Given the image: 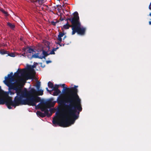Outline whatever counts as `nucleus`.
<instances>
[{
	"instance_id": "obj_4",
	"label": "nucleus",
	"mask_w": 151,
	"mask_h": 151,
	"mask_svg": "<svg viewBox=\"0 0 151 151\" xmlns=\"http://www.w3.org/2000/svg\"><path fill=\"white\" fill-rule=\"evenodd\" d=\"M13 73L11 72L10 74H8V77H5L6 80L4 81L5 84L9 87V92H10L11 95H13L15 93L14 92L11 90L13 89H11L12 87H15L17 88L21 86V84L19 82V80H16L15 82L13 83L11 82V81H14V78L13 77Z\"/></svg>"
},
{
	"instance_id": "obj_39",
	"label": "nucleus",
	"mask_w": 151,
	"mask_h": 151,
	"mask_svg": "<svg viewBox=\"0 0 151 151\" xmlns=\"http://www.w3.org/2000/svg\"><path fill=\"white\" fill-rule=\"evenodd\" d=\"M149 15L151 17V13H150ZM149 24L151 25V21L149 22Z\"/></svg>"
},
{
	"instance_id": "obj_33",
	"label": "nucleus",
	"mask_w": 151,
	"mask_h": 151,
	"mask_svg": "<svg viewBox=\"0 0 151 151\" xmlns=\"http://www.w3.org/2000/svg\"><path fill=\"white\" fill-rule=\"evenodd\" d=\"M55 50L52 49V50L49 53L50 55H52V54H55Z\"/></svg>"
},
{
	"instance_id": "obj_26",
	"label": "nucleus",
	"mask_w": 151,
	"mask_h": 151,
	"mask_svg": "<svg viewBox=\"0 0 151 151\" xmlns=\"http://www.w3.org/2000/svg\"><path fill=\"white\" fill-rule=\"evenodd\" d=\"M43 91L42 90H40L39 91H38V95H42L43 93Z\"/></svg>"
},
{
	"instance_id": "obj_47",
	"label": "nucleus",
	"mask_w": 151,
	"mask_h": 151,
	"mask_svg": "<svg viewBox=\"0 0 151 151\" xmlns=\"http://www.w3.org/2000/svg\"><path fill=\"white\" fill-rule=\"evenodd\" d=\"M66 36H64V38H63V40L66 37Z\"/></svg>"
},
{
	"instance_id": "obj_3",
	"label": "nucleus",
	"mask_w": 151,
	"mask_h": 151,
	"mask_svg": "<svg viewBox=\"0 0 151 151\" xmlns=\"http://www.w3.org/2000/svg\"><path fill=\"white\" fill-rule=\"evenodd\" d=\"M37 91L34 88L28 91L27 89L26 105L32 106H36V103L41 101V98L35 95Z\"/></svg>"
},
{
	"instance_id": "obj_21",
	"label": "nucleus",
	"mask_w": 151,
	"mask_h": 151,
	"mask_svg": "<svg viewBox=\"0 0 151 151\" xmlns=\"http://www.w3.org/2000/svg\"><path fill=\"white\" fill-rule=\"evenodd\" d=\"M53 84L50 81H49L48 83V86L49 88H52L53 87Z\"/></svg>"
},
{
	"instance_id": "obj_14",
	"label": "nucleus",
	"mask_w": 151,
	"mask_h": 151,
	"mask_svg": "<svg viewBox=\"0 0 151 151\" xmlns=\"http://www.w3.org/2000/svg\"><path fill=\"white\" fill-rule=\"evenodd\" d=\"M42 55H41V59L44 58L45 59V58L48 55H50L49 53H48L47 52L42 50Z\"/></svg>"
},
{
	"instance_id": "obj_45",
	"label": "nucleus",
	"mask_w": 151,
	"mask_h": 151,
	"mask_svg": "<svg viewBox=\"0 0 151 151\" xmlns=\"http://www.w3.org/2000/svg\"><path fill=\"white\" fill-rule=\"evenodd\" d=\"M57 10H58V12H59L60 11V9L59 8H58V9H57Z\"/></svg>"
},
{
	"instance_id": "obj_11",
	"label": "nucleus",
	"mask_w": 151,
	"mask_h": 151,
	"mask_svg": "<svg viewBox=\"0 0 151 151\" xmlns=\"http://www.w3.org/2000/svg\"><path fill=\"white\" fill-rule=\"evenodd\" d=\"M64 35L65 34L64 33H62L61 32H60L59 34L58 35L57 39L59 41V42H58L57 44H59L60 45V43L62 41V39L61 37H63Z\"/></svg>"
},
{
	"instance_id": "obj_49",
	"label": "nucleus",
	"mask_w": 151,
	"mask_h": 151,
	"mask_svg": "<svg viewBox=\"0 0 151 151\" xmlns=\"http://www.w3.org/2000/svg\"><path fill=\"white\" fill-rule=\"evenodd\" d=\"M64 5H63L62 6V7H64Z\"/></svg>"
},
{
	"instance_id": "obj_37",
	"label": "nucleus",
	"mask_w": 151,
	"mask_h": 151,
	"mask_svg": "<svg viewBox=\"0 0 151 151\" xmlns=\"http://www.w3.org/2000/svg\"><path fill=\"white\" fill-rule=\"evenodd\" d=\"M51 62V61L50 60H47L46 61L47 64H48V63Z\"/></svg>"
},
{
	"instance_id": "obj_43",
	"label": "nucleus",
	"mask_w": 151,
	"mask_h": 151,
	"mask_svg": "<svg viewBox=\"0 0 151 151\" xmlns=\"http://www.w3.org/2000/svg\"><path fill=\"white\" fill-rule=\"evenodd\" d=\"M58 48V47H57L56 48H54L53 49L55 50V51H56V50Z\"/></svg>"
},
{
	"instance_id": "obj_46",
	"label": "nucleus",
	"mask_w": 151,
	"mask_h": 151,
	"mask_svg": "<svg viewBox=\"0 0 151 151\" xmlns=\"http://www.w3.org/2000/svg\"><path fill=\"white\" fill-rule=\"evenodd\" d=\"M60 113L58 112H56V114L57 115H58V114H59Z\"/></svg>"
},
{
	"instance_id": "obj_24",
	"label": "nucleus",
	"mask_w": 151,
	"mask_h": 151,
	"mask_svg": "<svg viewBox=\"0 0 151 151\" xmlns=\"http://www.w3.org/2000/svg\"><path fill=\"white\" fill-rule=\"evenodd\" d=\"M8 52L4 50H1L0 52V53L2 55H4L5 54H8Z\"/></svg>"
},
{
	"instance_id": "obj_20",
	"label": "nucleus",
	"mask_w": 151,
	"mask_h": 151,
	"mask_svg": "<svg viewBox=\"0 0 151 151\" xmlns=\"http://www.w3.org/2000/svg\"><path fill=\"white\" fill-rule=\"evenodd\" d=\"M25 72V70L24 69H22V70L18 69L17 72L18 73H19V74H21L22 75V74L24 73Z\"/></svg>"
},
{
	"instance_id": "obj_16",
	"label": "nucleus",
	"mask_w": 151,
	"mask_h": 151,
	"mask_svg": "<svg viewBox=\"0 0 151 151\" xmlns=\"http://www.w3.org/2000/svg\"><path fill=\"white\" fill-rule=\"evenodd\" d=\"M35 106L38 109H40L42 111H44L45 109L46 108L45 107H43V106L40 103L37 105H36V106Z\"/></svg>"
},
{
	"instance_id": "obj_19",
	"label": "nucleus",
	"mask_w": 151,
	"mask_h": 151,
	"mask_svg": "<svg viewBox=\"0 0 151 151\" xmlns=\"http://www.w3.org/2000/svg\"><path fill=\"white\" fill-rule=\"evenodd\" d=\"M7 24L8 26L12 29H14L15 27L14 24H12L10 22H7Z\"/></svg>"
},
{
	"instance_id": "obj_32",
	"label": "nucleus",
	"mask_w": 151,
	"mask_h": 151,
	"mask_svg": "<svg viewBox=\"0 0 151 151\" xmlns=\"http://www.w3.org/2000/svg\"><path fill=\"white\" fill-rule=\"evenodd\" d=\"M14 76L15 77H18L19 76V73H18L17 72L14 73Z\"/></svg>"
},
{
	"instance_id": "obj_10",
	"label": "nucleus",
	"mask_w": 151,
	"mask_h": 151,
	"mask_svg": "<svg viewBox=\"0 0 151 151\" xmlns=\"http://www.w3.org/2000/svg\"><path fill=\"white\" fill-rule=\"evenodd\" d=\"M41 104L43 106V107H45V109H48L51 107L54 106V104H52V103L49 101H45L43 100H41L40 101Z\"/></svg>"
},
{
	"instance_id": "obj_17",
	"label": "nucleus",
	"mask_w": 151,
	"mask_h": 151,
	"mask_svg": "<svg viewBox=\"0 0 151 151\" xmlns=\"http://www.w3.org/2000/svg\"><path fill=\"white\" fill-rule=\"evenodd\" d=\"M39 53H37L36 54H33L31 56V57H29V58H38L39 59H41V56L39 55Z\"/></svg>"
},
{
	"instance_id": "obj_1",
	"label": "nucleus",
	"mask_w": 151,
	"mask_h": 151,
	"mask_svg": "<svg viewBox=\"0 0 151 151\" xmlns=\"http://www.w3.org/2000/svg\"><path fill=\"white\" fill-rule=\"evenodd\" d=\"M65 84L62 86L65 88L66 92H69L70 95L66 97L65 99L62 96L59 97L57 102L60 105H64L63 111L65 114L61 115V119L53 118L52 121L54 124L58 125L63 127H68L73 124L75 121L79 117L80 112L82 108L81 100L78 95V90L76 88L78 86H75L70 88L65 87Z\"/></svg>"
},
{
	"instance_id": "obj_30",
	"label": "nucleus",
	"mask_w": 151,
	"mask_h": 151,
	"mask_svg": "<svg viewBox=\"0 0 151 151\" xmlns=\"http://www.w3.org/2000/svg\"><path fill=\"white\" fill-rule=\"evenodd\" d=\"M43 7L42 8L46 10H47L48 9L49 7L47 5H46L45 4H43Z\"/></svg>"
},
{
	"instance_id": "obj_13",
	"label": "nucleus",
	"mask_w": 151,
	"mask_h": 151,
	"mask_svg": "<svg viewBox=\"0 0 151 151\" xmlns=\"http://www.w3.org/2000/svg\"><path fill=\"white\" fill-rule=\"evenodd\" d=\"M75 25H73L71 24L70 25L69 24L68 22H67L66 24H64L63 26V28L65 29H68L69 27H72V28Z\"/></svg>"
},
{
	"instance_id": "obj_48",
	"label": "nucleus",
	"mask_w": 151,
	"mask_h": 151,
	"mask_svg": "<svg viewBox=\"0 0 151 151\" xmlns=\"http://www.w3.org/2000/svg\"><path fill=\"white\" fill-rule=\"evenodd\" d=\"M47 47L49 49V48H50V47L49 46H47Z\"/></svg>"
},
{
	"instance_id": "obj_27",
	"label": "nucleus",
	"mask_w": 151,
	"mask_h": 151,
	"mask_svg": "<svg viewBox=\"0 0 151 151\" xmlns=\"http://www.w3.org/2000/svg\"><path fill=\"white\" fill-rule=\"evenodd\" d=\"M59 22V21H56V22H54L53 21H51V24L53 26H55L57 23Z\"/></svg>"
},
{
	"instance_id": "obj_22",
	"label": "nucleus",
	"mask_w": 151,
	"mask_h": 151,
	"mask_svg": "<svg viewBox=\"0 0 151 151\" xmlns=\"http://www.w3.org/2000/svg\"><path fill=\"white\" fill-rule=\"evenodd\" d=\"M59 87V85L55 84L54 86H53V87L52 88V91H53L54 90H56L59 89L58 88Z\"/></svg>"
},
{
	"instance_id": "obj_41",
	"label": "nucleus",
	"mask_w": 151,
	"mask_h": 151,
	"mask_svg": "<svg viewBox=\"0 0 151 151\" xmlns=\"http://www.w3.org/2000/svg\"><path fill=\"white\" fill-rule=\"evenodd\" d=\"M151 2L150 3V5H149V9H151Z\"/></svg>"
},
{
	"instance_id": "obj_2",
	"label": "nucleus",
	"mask_w": 151,
	"mask_h": 151,
	"mask_svg": "<svg viewBox=\"0 0 151 151\" xmlns=\"http://www.w3.org/2000/svg\"><path fill=\"white\" fill-rule=\"evenodd\" d=\"M11 89L15 91L17 96L14 98V101L12 98L6 101V106L8 109L12 108L11 106L15 108L17 106L22 105H26L27 88L22 89L21 86L17 88L15 87H12ZM15 93V92H14Z\"/></svg>"
},
{
	"instance_id": "obj_28",
	"label": "nucleus",
	"mask_w": 151,
	"mask_h": 151,
	"mask_svg": "<svg viewBox=\"0 0 151 151\" xmlns=\"http://www.w3.org/2000/svg\"><path fill=\"white\" fill-rule=\"evenodd\" d=\"M40 82H38L36 85V87L37 89H38V90L40 88Z\"/></svg>"
},
{
	"instance_id": "obj_8",
	"label": "nucleus",
	"mask_w": 151,
	"mask_h": 151,
	"mask_svg": "<svg viewBox=\"0 0 151 151\" xmlns=\"http://www.w3.org/2000/svg\"><path fill=\"white\" fill-rule=\"evenodd\" d=\"M43 112H44V113H43L40 111H37L36 112V114L37 115L42 118L46 116H47L48 117H50L52 115V113H49L48 109H45L44 111Z\"/></svg>"
},
{
	"instance_id": "obj_36",
	"label": "nucleus",
	"mask_w": 151,
	"mask_h": 151,
	"mask_svg": "<svg viewBox=\"0 0 151 151\" xmlns=\"http://www.w3.org/2000/svg\"><path fill=\"white\" fill-rule=\"evenodd\" d=\"M22 55L24 56L25 57L27 55V52H24L22 54Z\"/></svg>"
},
{
	"instance_id": "obj_12",
	"label": "nucleus",
	"mask_w": 151,
	"mask_h": 151,
	"mask_svg": "<svg viewBox=\"0 0 151 151\" xmlns=\"http://www.w3.org/2000/svg\"><path fill=\"white\" fill-rule=\"evenodd\" d=\"M32 2H38L39 4L41 5L44 3L47 0H30Z\"/></svg>"
},
{
	"instance_id": "obj_40",
	"label": "nucleus",
	"mask_w": 151,
	"mask_h": 151,
	"mask_svg": "<svg viewBox=\"0 0 151 151\" xmlns=\"http://www.w3.org/2000/svg\"><path fill=\"white\" fill-rule=\"evenodd\" d=\"M57 7L59 6V7L61 8H62V6L61 5H57Z\"/></svg>"
},
{
	"instance_id": "obj_9",
	"label": "nucleus",
	"mask_w": 151,
	"mask_h": 151,
	"mask_svg": "<svg viewBox=\"0 0 151 151\" xmlns=\"http://www.w3.org/2000/svg\"><path fill=\"white\" fill-rule=\"evenodd\" d=\"M23 50L24 52H27V55L28 58L30 60L32 59V58H30L29 57H31L32 54H34V52H35L34 50L29 47H28L26 48H23Z\"/></svg>"
},
{
	"instance_id": "obj_42",
	"label": "nucleus",
	"mask_w": 151,
	"mask_h": 151,
	"mask_svg": "<svg viewBox=\"0 0 151 151\" xmlns=\"http://www.w3.org/2000/svg\"><path fill=\"white\" fill-rule=\"evenodd\" d=\"M65 44L63 43H60V46H64Z\"/></svg>"
},
{
	"instance_id": "obj_18",
	"label": "nucleus",
	"mask_w": 151,
	"mask_h": 151,
	"mask_svg": "<svg viewBox=\"0 0 151 151\" xmlns=\"http://www.w3.org/2000/svg\"><path fill=\"white\" fill-rule=\"evenodd\" d=\"M54 92L53 93V95L54 96H58L59 94L61 93V92L59 89L54 90Z\"/></svg>"
},
{
	"instance_id": "obj_15",
	"label": "nucleus",
	"mask_w": 151,
	"mask_h": 151,
	"mask_svg": "<svg viewBox=\"0 0 151 151\" xmlns=\"http://www.w3.org/2000/svg\"><path fill=\"white\" fill-rule=\"evenodd\" d=\"M35 106L38 109H40L42 111H44L45 109L46 108L45 107H43V106L40 103L37 105H36V106Z\"/></svg>"
},
{
	"instance_id": "obj_38",
	"label": "nucleus",
	"mask_w": 151,
	"mask_h": 151,
	"mask_svg": "<svg viewBox=\"0 0 151 151\" xmlns=\"http://www.w3.org/2000/svg\"><path fill=\"white\" fill-rule=\"evenodd\" d=\"M46 89L47 91L48 92H49V93H50L52 91V90L51 91H50V90H49L47 88H46Z\"/></svg>"
},
{
	"instance_id": "obj_29",
	"label": "nucleus",
	"mask_w": 151,
	"mask_h": 151,
	"mask_svg": "<svg viewBox=\"0 0 151 151\" xmlns=\"http://www.w3.org/2000/svg\"><path fill=\"white\" fill-rule=\"evenodd\" d=\"M8 55L12 57H14L15 56V55L14 53H8Z\"/></svg>"
},
{
	"instance_id": "obj_6",
	"label": "nucleus",
	"mask_w": 151,
	"mask_h": 151,
	"mask_svg": "<svg viewBox=\"0 0 151 151\" xmlns=\"http://www.w3.org/2000/svg\"><path fill=\"white\" fill-rule=\"evenodd\" d=\"M9 91L4 92L1 89V87L0 86V105H3L5 104L6 105V101L11 98L8 97Z\"/></svg>"
},
{
	"instance_id": "obj_25",
	"label": "nucleus",
	"mask_w": 151,
	"mask_h": 151,
	"mask_svg": "<svg viewBox=\"0 0 151 151\" xmlns=\"http://www.w3.org/2000/svg\"><path fill=\"white\" fill-rule=\"evenodd\" d=\"M0 10L1 12H2L4 14H5V15L6 16H8V13L5 11L3 9H0Z\"/></svg>"
},
{
	"instance_id": "obj_7",
	"label": "nucleus",
	"mask_w": 151,
	"mask_h": 151,
	"mask_svg": "<svg viewBox=\"0 0 151 151\" xmlns=\"http://www.w3.org/2000/svg\"><path fill=\"white\" fill-rule=\"evenodd\" d=\"M73 16L71 18H68L66 19V20L67 22L69 21L70 22L71 24L75 25L76 23L79 19L78 14L77 12H75L73 13Z\"/></svg>"
},
{
	"instance_id": "obj_35",
	"label": "nucleus",
	"mask_w": 151,
	"mask_h": 151,
	"mask_svg": "<svg viewBox=\"0 0 151 151\" xmlns=\"http://www.w3.org/2000/svg\"><path fill=\"white\" fill-rule=\"evenodd\" d=\"M50 111V114H51L52 113H52H53L54 112V110L53 109H50L49 110V111Z\"/></svg>"
},
{
	"instance_id": "obj_5",
	"label": "nucleus",
	"mask_w": 151,
	"mask_h": 151,
	"mask_svg": "<svg viewBox=\"0 0 151 151\" xmlns=\"http://www.w3.org/2000/svg\"><path fill=\"white\" fill-rule=\"evenodd\" d=\"M86 30V28L81 26L79 19L72 28V35H74L77 32L79 35H85Z\"/></svg>"
},
{
	"instance_id": "obj_44",
	"label": "nucleus",
	"mask_w": 151,
	"mask_h": 151,
	"mask_svg": "<svg viewBox=\"0 0 151 151\" xmlns=\"http://www.w3.org/2000/svg\"><path fill=\"white\" fill-rule=\"evenodd\" d=\"M60 20L61 21H62L64 19L63 18H61Z\"/></svg>"
},
{
	"instance_id": "obj_31",
	"label": "nucleus",
	"mask_w": 151,
	"mask_h": 151,
	"mask_svg": "<svg viewBox=\"0 0 151 151\" xmlns=\"http://www.w3.org/2000/svg\"><path fill=\"white\" fill-rule=\"evenodd\" d=\"M33 78V76H29L26 78V79L28 80L29 79H32Z\"/></svg>"
},
{
	"instance_id": "obj_34",
	"label": "nucleus",
	"mask_w": 151,
	"mask_h": 151,
	"mask_svg": "<svg viewBox=\"0 0 151 151\" xmlns=\"http://www.w3.org/2000/svg\"><path fill=\"white\" fill-rule=\"evenodd\" d=\"M38 65V63H36L35 62H34V63L33 65H32V66H34L33 68H35L36 65Z\"/></svg>"
},
{
	"instance_id": "obj_23",
	"label": "nucleus",
	"mask_w": 151,
	"mask_h": 151,
	"mask_svg": "<svg viewBox=\"0 0 151 151\" xmlns=\"http://www.w3.org/2000/svg\"><path fill=\"white\" fill-rule=\"evenodd\" d=\"M33 67L34 66L32 65H28L27 66V69L29 70L33 71L34 70Z\"/></svg>"
}]
</instances>
